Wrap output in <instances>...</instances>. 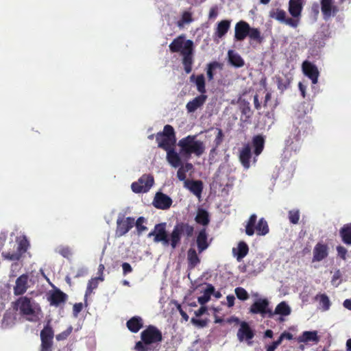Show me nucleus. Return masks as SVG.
Listing matches in <instances>:
<instances>
[{"label":"nucleus","instance_id":"48","mask_svg":"<svg viewBox=\"0 0 351 351\" xmlns=\"http://www.w3.org/2000/svg\"><path fill=\"white\" fill-rule=\"evenodd\" d=\"M235 294L238 299L240 300H247L249 298V294L247 291L243 287H237L234 289Z\"/></svg>","mask_w":351,"mask_h":351},{"label":"nucleus","instance_id":"19","mask_svg":"<svg viewBox=\"0 0 351 351\" xmlns=\"http://www.w3.org/2000/svg\"><path fill=\"white\" fill-rule=\"evenodd\" d=\"M302 70L304 75L311 80L313 84H315L317 83L319 73L314 64L307 60L304 61L302 63Z\"/></svg>","mask_w":351,"mask_h":351},{"label":"nucleus","instance_id":"17","mask_svg":"<svg viewBox=\"0 0 351 351\" xmlns=\"http://www.w3.org/2000/svg\"><path fill=\"white\" fill-rule=\"evenodd\" d=\"M173 201L171 198L166 194H164L161 192H157L155 195L153 205L155 208L161 210H167L169 209Z\"/></svg>","mask_w":351,"mask_h":351},{"label":"nucleus","instance_id":"43","mask_svg":"<svg viewBox=\"0 0 351 351\" xmlns=\"http://www.w3.org/2000/svg\"><path fill=\"white\" fill-rule=\"evenodd\" d=\"M103 281L104 277L102 276L91 278L88 283L85 296L87 297L88 295H90L93 290L96 289L98 287V281Z\"/></svg>","mask_w":351,"mask_h":351},{"label":"nucleus","instance_id":"31","mask_svg":"<svg viewBox=\"0 0 351 351\" xmlns=\"http://www.w3.org/2000/svg\"><path fill=\"white\" fill-rule=\"evenodd\" d=\"M143 323L141 317L138 316H134L130 319L127 323L126 326L132 332H137L140 330V329L143 327Z\"/></svg>","mask_w":351,"mask_h":351},{"label":"nucleus","instance_id":"53","mask_svg":"<svg viewBox=\"0 0 351 351\" xmlns=\"http://www.w3.org/2000/svg\"><path fill=\"white\" fill-rule=\"evenodd\" d=\"M83 308L82 303H75L73 307V313L74 317H77L78 314L82 311Z\"/></svg>","mask_w":351,"mask_h":351},{"label":"nucleus","instance_id":"34","mask_svg":"<svg viewBox=\"0 0 351 351\" xmlns=\"http://www.w3.org/2000/svg\"><path fill=\"white\" fill-rule=\"evenodd\" d=\"M195 220L198 224L204 226H208L210 222L208 213L203 208H199L197 210Z\"/></svg>","mask_w":351,"mask_h":351},{"label":"nucleus","instance_id":"62","mask_svg":"<svg viewBox=\"0 0 351 351\" xmlns=\"http://www.w3.org/2000/svg\"><path fill=\"white\" fill-rule=\"evenodd\" d=\"M254 105L256 110H260L261 108V104L259 101L258 95L257 94L254 96Z\"/></svg>","mask_w":351,"mask_h":351},{"label":"nucleus","instance_id":"60","mask_svg":"<svg viewBox=\"0 0 351 351\" xmlns=\"http://www.w3.org/2000/svg\"><path fill=\"white\" fill-rule=\"evenodd\" d=\"M226 299H227V306L228 307H232L234 304V300H235V297L234 295H228L227 297H226Z\"/></svg>","mask_w":351,"mask_h":351},{"label":"nucleus","instance_id":"13","mask_svg":"<svg viewBox=\"0 0 351 351\" xmlns=\"http://www.w3.org/2000/svg\"><path fill=\"white\" fill-rule=\"evenodd\" d=\"M29 245V241L24 237L19 241L16 252L13 253L2 252L1 256L3 258L9 261H19L22 255L27 252Z\"/></svg>","mask_w":351,"mask_h":351},{"label":"nucleus","instance_id":"26","mask_svg":"<svg viewBox=\"0 0 351 351\" xmlns=\"http://www.w3.org/2000/svg\"><path fill=\"white\" fill-rule=\"evenodd\" d=\"M321 10L324 19H328L332 14L337 12L336 6L332 5V0H321Z\"/></svg>","mask_w":351,"mask_h":351},{"label":"nucleus","instance_id":"47","mask_svg":"<svg viewBox=\"0 0 351 351\" xmlns=\"http://www.w3.org/2000/svg\"><path fill=\"white\" fill-rule=\"evenodd\" d=\"M145 222L146 219L143 217H138L136 221H134V225L136 226V230L138 234H141L142 232L147 230V228L143 225V223Z\"/></svg>","mask_w":351,"mask_h":351},{"label":"nucleus","instance_id":"64","mask_svg":"<svg viewBox=\"0 0 351 351\" xmlns=\"http://www.w3.org/2000/svg\"><path fill=\"white\" fill-rule=\"evenodd\" d=\"M7 239V235L5 232L0 233V250L2 249L4 243Z\"/></svg>","mask_w":351,"mask_h":351},{"label":"nucleus","instance_id":"61","mask_svg":"<svg viewBox=\"0 0 351 351\" xmlns=\"http://www.w3.org/2000/svg\"><path fill=\"white\" fill-rule=\"evenodd\" d=\"M207 311V307L202 305V306L195 312V314L197 317H200L203 314H204Z\"/></svg>","mask_w":351,"mask_h":351},{"label":"nucleus","instance_id":"18","mask_svg":"<svg viewBox=\"0 0 351 351\" xmlns=\"http://www.w3.org/2000/svg\"><path fill=\"white\" fill-rule=\"evenodd\" d=\"M47 300L51 306L58 307L66 302L67 295L59 289H56L49 293Z\"/></svg>","mask_w":351,"mask_h":351},{"label":"nucleus","instance_id":"63","mask_svg":"<svg viewBox=\"0 0 351 351\" xmlns=\"http://www.w3.org/2000/svg\"><path fill=\"white\" fill-rule=\"evenodd\" d=\"M271 99V93L270 92H267L265 96V99L263 102V107L267 108L268 106V102Z\"/></svg>","mask_w":351,"mask_h":351},{"label":"nucleus","instance_id":"59","mask_svg":"<svg viewBox=\"0 0 351 351\" xmlns=\"http://www.w3.org/2000/svg\"><path fill=\"white\" fill-rule=\"evenodd\" d=\"M214 292L215 287L211 284H208L204 293L210 297L211 294H213Z\"/></svg>","mask_w":351,"mask_h":351},{"label":"nucleus","instance_id":"33","mask_svg":"<svg viewBox=\"0 0 351 351\" xmlns=\"http://www.w3.org/2000/svg\"><path fill=\"white\" fill-rule=\"evenodd\" d=\"M249 252V247L245 241H240L237 249H233V252L237 256V260L241 261Z\"/></svg>","mask_w":351,"mask_h":351},{"label":"nucleus","instance_id":"40","mask_svg":"<svg viewBox=\"0 0 351 351\" xmlns=\"http://www.w3.org/2000/svg\"><path fill=\"white\" fill-rule=\"evenodd\" d=\"M291 311L289 306L285 302H281L276 306L275 311L273 313L274 315L277 314L282 316H287L290 315Z\"/></svg>","mask_w":351,"mask_h":351},{"label":"nucleus","instance_id":"38","mask_svg":"<svg viewBox=\"0 0 351 351\" xmlns=\"http://www.w3.org/2000/svg\"><path fill=\"white\" fill-rule=\"evenodd\" d=\"M257 216L255 214L250 215L249 220L245 225V233L248 236H252L254 234Z\"/></svg>","mask_w":351,"mask_h":351},{"label":"nucleus","instance_id":"44","mask_svg":"<svg viewBox=\"0 0 351 351\" xmlns=\"http://www.w3.org/2000/svg\"><path fill=\"white\" fill-rule=\"evenodd\" d=\"M197 90L201 95H205L206 90L205 86V78L203 74L198 75L195 79Z\"/></svg>","mask_w":351,"mask_h":351},{"label":"nucleus","instance_id":"23","mask_svg":"<svg viewBox=\"0 0 351 351\" xmlns=\"http://www.w3.org/2000/svg\"><path fill=\"white\" fill-rule=\"evenodd\" d=\"M304 0H289L288 10L295 20L300 21L303 9Z\"/></svg>","mask_w":351,"mask_h":351},{"label":"nucleus","instance_id":"54","mask_svg":"<svg viewBox=\"0 0 351 351\" xmlns=\"http://www.w3.org/2000/svg\"><path fill=\"white\" fill-rule=\"evenodd\" d=\"M186 171L184 170L183 166H181L177 171V177L180 181H184L186 180Z\"/></svg>","mask_w":351,"mask_h":351},{"label":"nucleus","instance_id":"27","mask_svg":"<svg viewBox=\"0 0 351 351\" xmlns=\"http://www.w3.org/2000/svg\"><path fill=\"white\" fill-rule=\"evenodd\" d=\"M228 58L229 63L236 68H240L244 66L245 62L242 57L234 50L228 51Z\"/></svg>","mask_w":351,"mask_h":351},{"label":"nucleus","instance_id":"35","mask_svg":"<svg viewBox=\"0 0 351 351\" xmlns=\"http://www.w3.org/2000/svg\"><path fill=\"white\" fill-rule=\"evenodd\" d=\"M188 266L190 269L196 267L200 263L197 252L193 248H190L187 252Z\"/></svg>","mask_w":351,"mask_h":351},{"label":"nucleus","instance_id":"50","mask_svg":"<svg viewBox=\"0 0 351 351\" xmlns=\"http://www.w3.org/2000/svg\"><path fill=\"white\" fill-rule=\"evenodd\" d=\"M58 253L66 258H69L72 256V251L69 246H61L58 250Z\"/></svg>","mask_w":351,"mask_h":351},{"label":"nucleus","instance_id":"51","mask_svg":"<svg viewBox=\"0 0 351 351\" xmlns=\"http://www.w3.org/2000/svg\"><path fill=\"white\" fill-rule=\"evenodd\" d=\"M337 252L338 256L342 260L345 261L346 259V256H347L348 250H347V249L345 247L341 246V245L337 246Z\"/></svg>","mask_w":351,"mask_h":351},{"label":"nucleus","instance_id":"52","mask_svg":"<svg viewBox=\"0 0 351 351\" xmlns=\"http://www.w3.org/2000/svg\"><path fill=\"white\" fill-rule=\"evenodd\" d=\"M71 330H72V328H71V327H70L66 330L57 335L56 339L58 341H61V340H64V339H66V337L71 334Z\"/></svg>","mask_w":351,"mask_h":351},{"label":"nucleus","instance_id":"55","mask_svg":"<svg viewBox=\"0 0 351 351\" xmlns=\"http://www.w3.org/2000/svg\"><path fill=\"white\" fill-rule=\"evenodd\" d=\"M147 345H145L143 341L141 340V341H138L135 345V350L137 351H147L148 348L147 346Z\"/></svg>","mask_w":351,"mask_h":351},{"label":"nucleus","instance_id":"12","mask_svg":"<svg viewBox=\"0 0 351 351\" xmlns=\"http://www.w3.org/2000/svg\"><path fill=\"white\" fill-rule=\"evenodd\" d=\"M154 177L149 174L143 175L137 182L132 184L131 188L133 192L136 193H146L154 184Z\"/></svg>","mask_w":351,"mask_h":351},{"label":"nucleus","instance_id":"57","mask_svg":"<svg viewBox=\"0 0 351 351\" xmlns=\"http://www.w3.org/2000/svg\"><path fill=\"white\" fill-rule=\"evenodd\" d=\"M210 300V297L204 293V295L198 297L197 301L201 305H204Z\"/></svg>","mask_w":351,"mask_h":351},{"label":"nucleus","instance_id":"1","mask_svg":"<svg viewBox=\"0 0 351 351\" xmlns=\"http://www.w3.org/2000/svg\"><path fill=\"white\" fill-rule=\"evenodd\" d=\"M166 226L165 222L156 224L154 230L148 234V237H154L155 243H162L164 246L170 245L173 250L180 244L182 235L190 238L194 233V227L186 222L176 223L169 236Z\"/></svg>","mask_w":351,"mask_h":351},{"label":"nucleus","instance_id":"8","mask_svg":"<svg viewBox=\"0 0 351 351\" xmlns=\"http://www.w3.org/2000/svg\"><path fill=\"white\" fill-rule=\"evenodd\" d=\"M249 312L252 314H260L263 317L272 318L274 313L269 307V302L267 298L256 300L250 307Z\"/></svg>","mask_w":351,"mask_h":351},{"label":"nucleus","instance_id":"9","mask_svg":"<svg viewBox=\"0 0 351 351\" xmlns=\"http://www.w3.org/2000/svg\"><path fill=\"white\" fill-rule=\"evenodd\" d=\"M141 340L145 345L159 343L162 340V335L156 326L149 325L141 333Z\"/></svg>","mask_w":351,"mask_h":351},{"label":"nucleus","instance_id":"42","mask_svg":"<svg viewBox=\"0 0 351 351\" xmlns=\"http://www.w3.org/2000/svg\"><path fill=\"white\" fill-rule=\"evenodd\" d=\"M276 78L278 88L280 90L281 93L289 88L291 82L289 77L285 76V78H282L280 76H276Z\"/></svg>","mask_w":351,"mask_h":351},{"label":"nucleus","instance_id":"6","mask_svg":"<svg viewBox=\"0 0 351 351\" xmlns=\"http://www.w3.org/2000/svg\"><path fill=\"white\" fill-rule=\"evenodd\" d=\"M247 36L250 38L251 45H253L254 42L261 44L264 40L261 31L258 28L251 27L246 21H240L235 25L234 39L237 41H242Z\"/></svg>","mask_w":351,"mask_h":351},{"label":"nucleus","instance_id":"49","mask_svg":"<svg viewBox=\"0 0 351 351\" xmlns=\"http://www.w3.org/2000/svg\"><path fill=\"white\" fill-rule=\"evenodd\" d=\"M289 219L293 224H297L300 220L299 210H291L289 211Z\"/></svg>","mask_w":351,"mask_h":351},{"label":"nucleus","instance_id":"37","mask_svg":"<svg viewBox=\"0 0 351 351\" xmlns=\"http://www.w3.org/2000/svg\"><path fill=\"white\" fill-rule=\"evenodd\" d=\"M230 21L223 20L218 23L215 31V35L219 38H222L228 32L230 27Z\"/></svg>","mask_w":351,"mask_h":351},{"label":"nucleus","instance_id":"28","mask_svg":"<svg viewBox=\"0 0 351 351\" xmlns=\"http://www.w3.org/2000/svg\"><path fill=\"white\" fill-rule=\"evenodd\" d=\"M298 341L300 343H307L308 341H313L318 343L319 341V337L317 335V331H304L302 335L298 338Z\"/></svg>","mask_w":351,"mask_h":351},{"label":"nucleus","instance_id":"41","mask_svg":"<svg viewBox=\"0 0 351 351\" xmlns=\"http://www.w3.org/2000/svg\"><path fill=\"white\" fill-rule=\"evenodd\" d=\"M256 230L258 235L265 236L269 231V226L267 221L264 218L259 219L257 225L256 226Z\"/></svg>","mask_w":351,"mask_h":351},{"label":"nucleus","instance_id":"56","mask_svg":"<svg viewBox=\"0 0 351 351\" xmlns=\"http://www.w3.org/2000/svg\"><path fill=\"white\" fill-rule=\"evenodd\" d=\"M182 21L186 23L191 22L193 21L191 14L189 12H184L182 15Z\"/></svg>","mask_w":351,"mask_h":351},{"label":"nucleus","instance_id":"4","mask_svg":"<svg viewBox=\"0 0 351 351\" xmlns=\"http://www.w3.org/2000/svg\"><path fill=\"white\" fill-rule=\"evenodd\" d=\"M12 306L14 310L19 311V314L25 317L29 322H36L39 319L40 308L30 298L21 296L12 303Z\"/></svg>","mask_w":351,"mask_h":351},{"label":"nucleus","instance_id":"5","mask_svg":"<svg viewBox=\"0 0 351 351\" xmlns=\"http://www.w3.org/2000/svg\"><path fill=\"white\" fill-rule=\"evenodd\" d=\"M178 145L180 147V154L186 160L191 158L192 154L200 156L205 150L204 143L196 140L195 135H189L182 138L179 141Z\"/></svg>","mask_w":351,"mask_h":351},{"label":"nucleus","instance_id":"10","mask_svg":"<svg viewBox=\"0 0 351 351\" xmlns=\"http://www.w3.org/2000/svg\"><path fill=\"white\" fill-rule=\"evenodd\" d=\"M53 337V330L49 324H47L40 331L41 344L40 351H52Z\"/></svg>","mask_w":351,"mask_h":351},{"label":"nucleus","instance_id":"39","mask_svg":"<svg viewBox=\"0 0 351 351\" xmlns=\"http://www.w3.org/2000/svg\"><path fill=\"white\" fill-rule=\"evenodd\" d=\"M315 300L319 302L323 311H327L330 308L331 304L329 298L326 293H319L316 295Z\"/></svg>","mask_w":351,"mask_h":351},{"label":"nucleus","instance_id":"24","mask_svg":"<svg viewBox=\"0 0 351 351\" xmlns=\"http://www.w3.org/2000/svg\"><path fill=\"white\" fill-rule=\"evenodd\" d=\"M252 145L254 147V156L252 159L253 163L256 162V157L258 156L263 151L265 147V139L262 135H256L253 136L252 140Z\"/></svg>","mask_w":351,"mask_h":351},{"label":"nucleus","instance_id":"21","mask_svg":"<svg viewBox=\"0 0 351 351\" xmlns=\"http://www.w3.org/2000/svg\"><path fill=\"white\" fill-rule=\"evenodd\" d=\"M196 244L199 254L209 247L210 242L208 241V234L205 228H203L198 232L196 237Z\"/></svg>","mask_w":351,"mask_h":351},{"label":"nucleus","instance_id":"32","mask_svg":"<svg viewBox=\"0 0 351 351\" xmlns=\"http://www.w3.org/2000/svg\"><path fill=\"white\" fill-rule=\"evenodd\" d=\"M240 109L241 112V121L248 123L253 114L250 103L248 101H243L241 104Z\"/></svg>","mask_w":351,"mask_h":351},{"label":"nucleus","instance_id":"16","mask_svg":"<svg viewBox=\"0 0 351 351\" xmlns=\"http://www.w3.org/2000/svg\"><path fill=\"white\" fill-rule=\"evenodd\" d=\"M252 158V146L250 143H245L239 152V160L245 169H248L250 167Z\"/></svg>","mask_w":351,"mask_h":351},{"label":"nucleus","instance_id":"29","mask_svg":"<svg viewBox=\"0 0 351 351\" xmlns=\"http://www.w3.org/2000/svg\"><path fill=\"white\" fill-rule=\"evenodd\" d=\"M167 152V160L168 162L173 167H178L182 165V161L179 154L175 151L173 148L170 149Z\"/></svg>","mask_w":351,"mask_h":351},{"label":"nucleus","instance_id":"3","mask_svg":"<svg viewBox=\"0 0 351 351\" xmlns=\"http://www.w3.org/2000/svg\"><path fill=\"white\" fill-rule=\"evenodd\" d=\"M293 128L289 138L286 141V145L291 146L294 141L300 140L301 134L306 133L311 128V119L305 112L298 110L293 120Z\"/></svg>","mask_w":351,"mask_h":351},{"label":"nucleus","instance_id":"7","mask_svg":"<svg viewBox=\"0 0 351 351\" xmlns=\"http://www.w3.org/2000/svg\"><path fill=\"white\" fill-rule=\"evenodd\" d=\"M156 141L158 147L165 151L173 148L176 142L174 128L171 125H165L163 131L157 133Z\"/></svg>","mask_w":351,"mask_h":351},{"label":"nucleus","instance_id":"20","mask_svg":"<svg viewBox=\"0 0 351 351\" xmlns=\"http://www.w3.org/2000/svg\"><path fill=\"white\" fill-rule=\"evenodd\" d=\"M329 247L323 242H318L313 248V262H320L328 257Z\"/></svg>","mask_w":351,"mask_h":351},{"label":"nucleus","instance_id":"11","mask_svg":"<svg viewBox=\"0 0 351 351\" xmlns=\"http://www.w3.org/2000/svg\"><path fill=\"white\" fill-rule=\"evenodd\" d=\"M134 226V218L132 217H124L119 215L117 219L115 237H121L125 235Z\"/></svg>","mask_w":351,"mask_h":351},{"label":"nucleus","instance_id":"58","mask_svg":"<svg viewBox=\"0 0 351 351\" xmlns=\"http://www.w3.org/2000/svg\"><path fill=\"white\" fill-rule=\"evenodd\" d=\"M123 274L126 275L132 271V267L128 263H123L122 264Z\"/></svg>","mask_w":351,"mask_h":351},{"label":"nucleus","instance_id":"36","mask_svg":"<svg viewBox=\"0 0 351 351\" xmlns=\"http://www.w3.org/2000/svg\"><path fill=\"white\" fill-rule=\"evenodd\" d=\"M188 189L196 196H200L203 189L202 182L200 180H192L185 182Z\"/></svg>","mask_w":351,"mask_h":351},{"label":"nucleus","instance_id":"15","mask_svg":"<svg viewBox=\"0 0 351 351\" xmlns=\"http://www.w3.org/2000/svg\"><path fill=\"white\" fill-rule=\"evenodd\" d=\"M255 335L254 330L246 322H242L237 332V337L239 341H246L249 345L252 344L250 341Z\"/></svg>","mask_w":351,"mask_h":351},{"label":"nucleus","instance_id":"22","mask_svg":"<svg viewBox=\"0 0 351 351\" xmlns=\"http://www.w3.org/2000/svg\"><path fill=\"white\" fill-rule=\"evenodd\" d=\"M28 279L29 277L27 274H22L16 278L14 287V294L15 295H22L27 291L29 287Z\"/></svg>","mask_w":351,"mask_h":351},{"label":"nucleus","instance_id":"45","mask_svg":"<svg viewBox=\"0 0 351 351\" xmlns=\"http://www.w3.org/2000/svg\"><path fill=\"white\" fill-rule=\"evenodd\" d=\"M223 139V133L221 129H217V134L214 140V147L210 150V154H214L217 147L221 144Z\"/></svg>","mask_w":351,"mask_h":351},{"label":"nucleus","instance_id":"25","mask_svg":"<svg viewBox=\"0 0 351 351\" xmlns=\"http://www.w3.org/2000/svg\"><path fill=\"white\" fill-rule=\"evenodd\" d=\"M206 95H200L195 97L193 100L189 101L186 105V108L188 112H194L197 108L202 106L207 99Z\"/></svg>","mask_w":351,"mask_h":351},{"label":"nucleus","instance_id":"2","mask_svg":"<svg viewBox=\"0 0 351 351\" xmlns=\"http://www.w3.org/2000/svg\"><path fill=\"white\" fill-rule=\"evenodd\" d=\"M171 53H180L182 56V63L186 73L192 71L194 55V43L189 39H186L184 34H181L173 40L169 45Z\"/></svg>","mask_w":351,"mask_h":351},{"label":"nucleus","instance_id":"30","mask_svg":"<svg viewBox=\"0 0 351 351\" xmlns=\"http://www.w3.org/2000/svg\"><path fill=\"white\" fill-rule=\"evenodd\" d=\"M341 241L347 245H351V223L344 224L339 230Z\"/></svg>","mask_w":351,"mask_h":351},{"label":"nucleus","instance_id":"14","mask_svg":"<svg viewBox=\"0 0 351 351\" xmlns=\"http://www.w3.org/2000/svg\"><path fill=\"white\" fill-rule=\"evenodd\" d=\"M269 16L292 27H297L298 25V20H295L292 18H287L286 12L282 9L278 8L276 10H271L269 12Z\"/></svg>","mask_w":351,"mask_h":351},{"label":"nucleus","instance_id":"46","mask_svg":"<svg viewBox=\"0 0 351 351\" xmlns=\"http://www.w3.org/2000/svg\"><path fill=\"white\" fill-rule=\"evenodd\" d=\"M219 67H220V64L217 61L212 62L207 65L206 74H207L208 80L210 81V80H213V77H214L213 70H215Z\"/></svg>","mask_w":351,"mask_h":351}]
</instances>
